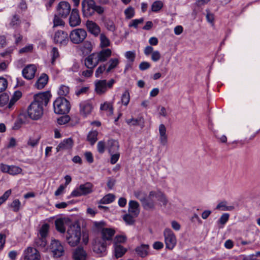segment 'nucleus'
<instances>
[{
  "instance_id": "f257e3e1",
  "label": "nucleus",
  "mask_w": 260,
  "mask_h": 260,
  "mask_svg": "<svg viewBox=\"0 0 260 260\" xmlns=\"http://www.w3.org/2000/svg\"><path fill=\"white\" fill-rule=\"evenodd\" d=\"M82 13L85 17H89L96 13L100 15L104 14V7L97 5L94 0H83L81 2Z\"/></svg>"
},
{
  "instance_id": "f03ea898",
  "label": "nucleus",
  "mask_w": 260,
  "mask_h": 260,
  "mask_svg": "<svg viewBox=\"0 0 260 260\" xmlns=\"http://www.w3.org/2000/svg\"><path fill=\"white\" fill-rule=\"evenodd\" d=\"M81 238V228L77 224H72L67 231L66 239L68 244L72 247L78 245Z\"/></svg>"
},
{
  "instance_id": "7ed1b4c3",
  "label": "nucleus",
  "mask_w": 260,
  "mask_h": 260,
  "mask_svg": "<svg viewBox=\"0 0 260 260\" xmlns=\"http://www.w3.org/2000/svg\"><path fill=\"white\" fill-rule=\"evenodd\" d=\"M54 111L57 114H66L71 109V105L68 100L63 97L57 98L53 103Z\"/></svg>"
},
{
  "instance_id": "20e7f679",
  "label": "nucleus",
  "mask_w": 260,
  "mask_h": 260,
  "mask_svg": "<svg viewBox=\"0 0 260 260\" xmlns=\"http://www.w3.org/2000/svg\"><path fill=\"white\" fill-rule=\"evenodd\" d=\"M93 187V185L90 182H86L81 184L78 188L72 192L71 196L72 197H77L86 196L92 192Z\"/></svg>"
},
{
  "instance_id": "39448f33",
  "label": "nucleus",
  "mask_w": 260,
  "mask_h": 260,
  "mask_svg": "<svg viewBox=\"0 0 260 260\" xmlns=\"http://www.w3.org/2000/svg\"><path fill=\"white\" fill-rule=\"evenodd\" d=\"M27 113L32 119L38 120L43 115V108L32 102L27 108Z\"/></svg>"
},
{
  "instance_id": "423d86ee",
  "label": "nucleus",
  "mask_w": 260,
  "mask_h": 260,
  "mask_svg": "<svg viewBox=\"0 0 260 260\" xmlns=\"http://www.w3.org/2000/svg\"><path fill=\"white\" fill-rule=\"evenodd\" d=\"M86 36V31L82 28L75 29L70 34L71 42L76 44H79L83 42Z\"/></svg>"
},
{
  "instance_id": "0eeeda50",
  "label": "nucleus",
  "mask_w": 260,
  "mask_h": 260,
  "mask_svg": "<svg viewBox=\"0 0 260 260\" xmlns=\"http://www.w3.org/2000/svg\"><path fill=\"white\" fill-rule=\"evenodd\" d=\"M164 236L166 248L172 250L177 243V239L175 234L170 229H166L164 231Z\"/></svg>"
},
{
  "instance_id": "6e6552de",
  "label": "nucleus",
  "mask_w": 260,
  "mask_h": 260,
  "mask_svg": "<svg viewBox=\"0 0 260 260\" xmlns=\"http://www.w3.org/2000/svg\"><path fill=\"white\" fill-rule=\"evenodd\" d=\"M50 249L53 253L54 257H60L64 253V248L59 241L57 240H52Z\"/></svg>"
},
{
  "instance_id": "1a4fd4ad",
  "label": "nucleus",
  "mask_w": 260,
  "mask_h": 260,
  "mask_svg": "<svg viewBox=\"0 0 260 260\" xmlns=\"http://www.w3.org/2000/svg\"><path fill=\"white\" fill-rule=\"evenodd\" d=\"M108 245L109 244L103 241L102 239H97L93 244V250L101 256H104L106 253V248Z\"/></svg>"
},
{
  "instance_id": "9d476101",
  "label": "nucleus",
  "mask_w": 260,
  "mask_h": 260,
  "mask_svg": "<svg viewBox=\"0 0 260 260\" xmlns=\"http://www.w3.org/2000/svg\"><path fill=\"white\" fill-rule=\"evenodd\" d=\"M71 12L70 4L67 2H61L57 6V14L61 18H66Z\"/></svg>"
},
{
  "instance_id": "9b49d317",
  "label": "nucleus",
  "mask_w": 260,
  "mask_h": 260,
  "mask_svg": "<svg viewBox=\"0 0 260 260\" xmlns=\"http://www.w3.org/2000/svg\"><path fill=\"white\" fill-rule=\"evenodd\" d=\"M51 95L49 92H45L36 94L34 95V100L33 102L43 107V106H47Z\"/></svg>"
},
{
  "instance_id": "f8f14e48",
  "label": "nucleus",
  "mask_w": 260,
  "mask_h": 260,
  "mask_svg": "<svg viewBox=\"0 0 260 260\" xmlns=\"http://www.w3.org/2000/svg\"><path fill=\"white\" fill-rule=\"evenodd\" d=\"M24 260H40V255L38 250L33 247H28L24 251Z\"/></svg>"
},
{
  "instance_id": "ddd939ff",
  "label": "nucleus",
  "mask_w": 260,
  "mask_h": 260,
  "mask_svg": "<svg viewBox=\"0 0 260 260\" xmlns=\"http://www.w3.org/2000/svg\"><path fill=\"white\" fill-rule=\"evenodd\" d=\"M54 41L55 43H58L60 45H67L69 41L67 32L62 30L57 31L54 35Z\"/></svg>"
},
{
  "instance_id": "4468645a",
  "label": "nucleus",
  "mask_w": 260,
  "mask_h": 260,
  "mask_svg": "<svg viewBox=\"0 0 260 260\" xmlns=\"http://www.w3.org/2000/svg\"><path fill=\"white\" fill-rule=\"evenodd\" d=\"M115 234V231L111 228H104L101 231L102 239L108 244H110L113 240V237Z\"/></svg>"
},
{
  "instance_id": "2eb2a0df",
  "label": "nucleus",
  "mask_w": 260,
  "mask_h": 260,
  "mask_svg": "<svg viewBox=\"0 0 260 260\" xmlns=\"http://www.w3.org/2000/svg\"><path fill=\"white\" fill-rule=\"evenodd\" d=\"M81 22L79 15V10L77 9H73L71 13L69 18V24L72 27H75L80 24Z\"/></svg>"
},
{
  "instance_id": "dca6fc26",
  "label": "nucleus",
  "mask_w": 260,
  "mask_h": 260,
  "mask_svg": "<svg viewBox=\"0 0 260 260\" xmlns=\"http://www.w3.org/2000/svg\"><path fill=\"white\" fill-rule=\"evenodd\" d=\"M37 71V68L34 64L27 66L22 70V75L24 78L27 80H31L35 77Z\"/></svg>"
},
{
  "instance_id": "f3484780",
  "label": "nucleus",
  "mask_w": 260,
  "mask_h": 260,
  "mask_svg": "<svg viewBox=\"0 0 260 260\" xmlns=\"http://www.w3.org/2000/svg\"><path fill=\"white\" fill-rule=\"evenodd\" d=\"M80 113L83 116H86L89 114L93 109L92 104L89 101L81 102L79 104Z\"/></svg>"
},
{
  "instance_id": "a211bd4d",
  "label": "nucleus",
  "mask_w": 260,
  "mask_h": 260,
  "mask_svg": "<svg viewBox=\"0 0 260 260\" xmlns=\"http://www.w3.org/2000/svg\"><path fill=\"white\" fill-rule=\"evenodd\" d=\"M155 198L157 200L162 203L163 206H166L168 201L165 194L159 190L151 191L149 193V198Z\"/></svg>"
},
{
  "instance_id": "6ab92c4d",
  "label": "nucleus",
  "mask_w": 260,
  "mask_h": 260,
  "mask_svg": "<svg viewBox=\"0 0 260 260\" xmlns=\"http://www.w3.org/2000/svg\"><path fill=\"white\" fill-rule=\"evenodd\" d=\"M95 54L99 62H105L111 56L112 50L109 48L103 49Z\"/></svg>"
},
{
  "instance_id": "aec40b11",
  "label": "nucleus",
  "mask_w": 260,
  "mask_h": 260,
  "mask_svg": "<svg viewBox=\"0 0 260 260\" xmlns=\"http://www.w3.org/2000/svg\"><path fill=\"white\" fill-rule=\"evenodd\" d=\"M99 62L96 58L95 53H92L88 56L84 60L85 66L88 69H93L98 64Z\"/></svg>"
},
{
  "instance_id": "412c9836",
  "label": "nucleus",
  "mask_w": 260,
  "mask_h": 260,
  "mask_svg": "<svg viewBox=\"0 0 260 260\" xmlns=\"http://www.w3.org/2000/svg\"><path fill=\"white\" fill-rule=\"evenodd\" d=\"M74 144L73 140L72 138H68L61 142L56 147L57 152L65 150L70 149L72 148Z\"/></svg>"
},
{
  "instance_id": "4be33fe9",
  "label": "nucleus",
  "mask_w": 260,
  "mask_h": 260,
  "mask_svg": "<svg viewBox=\"0 0 260 260\" xmlns=\"http://www.w3.org/2000/svg\"><path fill=\"white\" fill-rule=\"evenodd\" d=\"M87 28L89 32L95 36L99 35L101 29L100 26L94 22L92 21L88 20L86 24Z\"/></svg>"
},
{
  "instance_id": "5701e85b",
  "label": "nucleus",
  "mask_w": 260,
  "mask_h": 260,
  "mask_svg": "<svg viewBox=\"0 0 260 260\" xmlns=\"http://www.w3.org/2000/svg\"><path fill=\"white\" fill-rule=\"evenodd\" d=\"M159 141L161 145L166 146L168 143V136L166 134V127L164 124L159 126Z\"/></svg>"
},
{
  "instance_id": "b1692460",
  "label": "nucleus",
  "mask_w": 260,
  "mask_h": 260,
  "mask_svg": "<svg viewBox=\"0 0 260 260\" xmlns=\"http://www.w3.org/2000/svg\"><path fill=\"white\" fill-rule=\"evenodd\" d=\"M87 256L86 252L81 247L77 248L73 253L74 260H86Z\"/></svg>"
},
{
  "instance_id": "393cba45",
  "label": "nucleus",
  "mask_w": 260,
  "mask_h": 260,
  "mask_svg": "<svg viewBox=\"0 0 260 260\" xmlns=\"http://www.w3.org/2000/svg\"><path fill=\"white\" fill-rule=\"evenodd\" d=\"M149 246L147 244H141L135 248V252L137 255L141 257H145L149 254Z\"/></svg>"
},
{
  "instance_id": "a878e982",
  "label": "nucleus",
  "mask_w": 260,
  "mask_h": 260,
  "mask_svg": "<svg viewBox=\"0 0 260 260\" xmlns=\"http://www.w3.org/2000/svg\"><path fill=\"white\" fill-rule=\"evenodd\" d=\"M128 212L135 216H138L140 213L139 204L135 201L131 200L128 203Z\"/></svg>"
},
{
  "instance_id": "bb28decb",
  "label": "nucleus",
  "mask_w": 260,
  "mask_h": 260,
  "mask_svg": "<svg viewBox=\"0 0 260 260\" xmlns=\"http://www.w3.org/2000/svg\"><path fill=\"white\" fill-rule=\"evenodd\" d=\"M95 90L97 93H104L107 90V81L106 80H100L95 83Z\"/></svg>"
},
{
  "instance_id": "cd10ccee",
  "label": "nucleus",
  "mask_w": 260,
  "mask_h": 260,
  "mask_svg": "<svg viewBox=\"0 0 260 260\" xmlns=\"http://www.w3.org/2000/svg\"><path fill=\"white\" fill-rule=\"evenodd\" d=\"M48 81V76L46 74H42L38 79L35 84V86L39 89L43 88L47 84Z\"/></svg>"
},
{
  "instance_id": "c85d7f7f",
  "label": "nucleus",
  "mask_w": 260,
  "mask_h": 260,
  "mask_svg": "<svg viewBox=\"0 0 260 260\" xmlns=\"http://www.w3.org/2000/svg\"><path fill=\"white\" fill-rule=\"evenodd\" d=\"M119 60L117 58H112L110 59L108 62L106 63V67L108 66L106 69V73L111 72L113 70L116 68L119 64Z\"/></svg>"
},
{
  "instance_id": "c756f323",
  "label": "nucleus",
  "mask_w": 260,
  "mask_h": 260,
  "mask_svg": "<svg viewBox=\"0 0 260 260\" xmlns=\"http://www.w3.org/2000/svg\"><path fill=\"white\" fill-rule=\"evenodd\" d=\"M107 148L110 154L117 152L119 149L118 142L114 140H109L107 143Z\"/></svg>"
},
{
  "instance_id": "7c9ffc66",
  "label": "nucleus",
  "mask_w": 260,
  "mask_h": 260,
  "mask_svg": "<svg viewBox=\"0 0 260 260\" xmlns=\"http://www.w3.org/2000/svg\"><path fill=\"white\" fill-rule=\"evenodd\" d=\"M47 240L45 238L39 237L38 236L35 240V245L39 249L44 251L47 250Z\"/></svg>"
},
{
  "instance_id": "2f4dec72",
  "label": "nucleus",
  "mask_w": 260,
  "mask_h": 260,
  "mask_svg": "<svg viewBox=\"0 0 260 260\" xmlns=\"http://www.w3.org/2000/svg\"><path fill=\"white\" fill-rule=\"evenodd\" d=\"M126 123L129 125H143L144 124V119L142 117H139L137 118H131L126 120Z\"/></svg>"
},
{
  "instance_id": "473e14b6",
  "label": "nucleus",
  "mask_w": 260,
  "mask_h": 260,
  "mask_svg": "<svg viewBox=\"0 0 260 260\" xmlns=\"http://www.w3.org/2000/svg\"><path fill=\"white\" fill-rule=\"evenodd\" d=\"M153 198H151V199L149 198V196L148 197V198H145L144 201H143L142 202V205L143 207V208L146 210H150V209H153L155 207V203L152 200Z\"/></svg>"
},
{
  "instance_id": "72a5a7b5",
  "label": "nucleus",
  "mask_w": 260,
  "mask_h": 260,
  "mask_svg": "<svg viewBox=\"0 0 260 260\" xmlns=\"http://www.w3.org/2000/svg\"><path fill=\"white\" fill-rule=\"evenodd\" d=\"M114 246L115 256L116 258L122 257L127 251L126 249L120 245H116Z\"/></svg>"
},
{
  "instance_id": "f704fd0d",
  "label": "nucleus",
  "mask_w": 260,
  "mask_h": 260,
  "mask_svg": "<svg viewBox=\"0 0 260 260\" xmlns=\"http://www.w3.org/2000/svg\"><path fill=\"white\" fill-rule=\"evenodd\" d=\"M234 209L233 206H228V203L225 201L220 202L216 207V209L220 211H232Z\"/></svg>"
},
{
  "instance_id": "c9c22d12",
  "label": "nucleus",
  "mask_w": 260,
  "mask_h": 260,
  "mask_svg": "<svg viewBox=\"0 0 260 260\" xmlns=\"http://www.w3.org/2000/svg\"><path fill=\"white\" fill-rule=\"evenodd\" d=\"M49 228L48 224H43L39 231L38 236L46 239L48 235Z\"/></svg>"
},
{
  "instance_id": "e433bc0d",
  "label": "nucleus",
  "mask_w": 260,
  "mask_h": 260,
  "mask_svg": "<svg viewBox=\"0 0 260 260\" xmlns=\"http://www.w3.org/2000/svg\"><path fill=\"white\" fill-rule=\"evenodd\" d=\"M98 133L96 131L90 132L87 137V141L91 145H93L97 141Z\"/></svg>"
},
{
  "instance_id": "4c0bfd02",
  "label": "nucleus",
  "mask_w": 260,
  "mask_h": 260,
  "mask_svg": "<svg viewBox=\"0 0 260 260\" xmlns=\"http://www.w3.org/2000/svg\"><path fill=\"white\" fill-rule=\"evenodd\" d=\"M100 109L103 111H108L109 115L113 114V107L111 103L106 102L102 104L100 106Z\"/></svg>"
},
{
  "instance_id": "58836bf2",
  "label": "nucleus",
  "mask_w": 260,
  "mask_h": 260,
  "mask_svg": "<svg viewBox=\"0 0 260 260\" xmlns=\"http://www.w3.org/2000/svg\"><path fill=\"white\" fill-rule=\"evenodd\" d=\"M100 47L102 48L107 47L110 45L109 39L104 34H101L100 37Z\"/></svg>"
},
{
  "instance_id": "ea45409f",
  "label": "nucleus",
  "mask_w": 260,
  "mask_h": 260,
  "mask_svg": "<svg viewBox=\"0 0 260 260\" xmlns=\"http://www.w3.org/2000/svg\"><path fill=\"white\" fill-rule=\"evenodd\" d=\"M104 24L106 28L111 31H114L116 29V26L114 22L110 19H104L103 20Z\"/></svg>"
},
{
  "instance_id": "a19ab883",
  "label": "nucleus",
  "mask_w": 260,
  "mask_h": 260,
  "mask_svg": "<svg viewBox=\"0 0 260 260\" xmlns=\"http://www.w3.org/2000/svg\"><path fill=\"white\" fill-rule=\"evenodd\" d=\"M56 229L61 233H64L66 231V228L64 225V222L61 219H57L55 221Z\"/></svg>"
},
{
  "instance_id": "79ce46f5",
  "label": "nucleus",
  "mask_w": 260,
  "mask_h": 260,
  "mask_svg": "<svg viewBox=\"0 0 260 260\" xmlns=\"http://www.w3.org/2000/svg\"><path fill=\"white\" fill-rule=\"evenodd\" d=\"M115 200V196L111 193H109L104 196L101 200L100 203L104 204L111 203Z\"/></svg>"
},
{
  "instance_id": "37998d69",
  "label": "nucleus",
  "mask_w": 260,
  "mask_h": 260,
  "mask_svg": "<svg viewBox=\"0 0 260 260\" xmlns=\"http://www.w3.org/2000/svg\"><path fill=\"white\" fill-rule=\"evenodd\" d=\"M92 49V45L90 41H84L81 47V50L83 52L88 53L91 51Z\"/></svg>"
},
{
  "instance_id": "c03bdc74",
  "label": "nucleus",
  "mask_w": 260,
  "mask_h": 260,
  "mask_svg": "<svg viewBox=\"0 0 260 260\" xmlns=\"http://www.w3.org/2000/svg\"><path fill=\"white\" fill-rule=\"evenodd\" d=\"M21 20L18 15L15 14L11 19L9 24L10 26L12 27H17L20 26Z\"/></svg>"
},
{
  "instance_id": "a18cd8bd",
  "label": "nucleus",
  "mask_w": 260,
  "mask_h": 260,
  "mask_svg": "<svg viewBox=\"0 0 260 260\" xmlns=\"http://www.w3.org/2000/svg\"><path fill=\"white\" fill-rule=\"evenodd\" d=\"M127 238L125 235H119L115 236L113 242L114 245H119L120 243H124L126 242Z\"/></svg>"
},
{
  "instance_id": "49530a36",
  "label": "nucleus",
  "mask_w": 260,
  "mask_h": 260,
  "mask_svg": "<svg viewBox=\"0 0 260 260\" xmlns=\"http://www.w3.org/2000/svg\"><path fill=\"white\" fill-rule=\"evenodd\" d=\"M137 216H135L134 215L129 213L128 214H125L123 216V219L127 224L132 225L135 223V218Z\"/></svg>"
},
{
  "instance_id": "de8ad7c7",
  "label": "nucleus",
  "mask_w": 260,
  "mask_h": 260,
  "mask_svg": "<svg viewBox=\"0 0 260 260\" xmlns=\"http://www.w3.org/2000/svg\"><path fill=\"white\" fill-rule=\"evenodd\" d=\"M163 7V3L160 1H155L151 6V10L153 12H157L159 11Z\"/></svg>"
},
{
  "instance_id": "09e8293b",
  "label": "nucleus",
  "mask_w": 260,
  "mask_h": 260,
  "mask_svg": "<svg viewBox=\"0 0 260 260\" xmlns=\"http://www.w3.org/2000/svg\"><path fill=\"white\" fill-rule=\"evenodd\" d=\"M130 100V95L128 90H125L121 96V101L124 106H127Z\"/></svg>"
},
{
  "instance_id": "8fccbe9b",
  "label": "nucleus",
  "mask_w": 260,
  "mask_h": 260,
  "mask_svg": "<svg viewBox=\"0 0 260 260\" xmlns=\"http://www.w3.org/2000/svg\"><path fill=\"white\" fill-rule=\"evenodd\" d=\"M124 15L125 16V18L127 19H131L135 15V10L134 8L130 6L126 8L124 12Z\"/></svg>"
},
{
  "instance_id": "3c124183",
  "label": "nucleus",
  "mask_w": 260,
  "mask_h": 260,
  "mask_svg": "<svg viewBox=\"0 0 260 260\" xmlns=\"http://www.w3.org/2000/svg\"><path fill=\"white\" fill-rule=\"evenodd\" d=\"M51 54L52 56L51 63L52 65H54L56 59L59 56V52L58 51L57 48L56 47H53L51 51Z\"/></svg>"
},
{
  "instance_id": "603ef678",
  "label": "nucleus",
  "mask_w": 260,
  "mask_h": 260,
  "mask_svg": "<svg viewBox=\"0 0 260 260\" xmlns=\"http://www.w3.org/2000/svg\"><path fill=\"white\" fill-rule=\"evenodd\" d=\"M22 171L21 168L15 166H10L9 171V174L12 175L20 174Z\"/></svg>"
},
{
  "instance_id": "864d4df0",
  "label": "nucleus",
  "mask_w": 260,
  "mask_h": 260,
  "mask_svg": "<svg viewBox=\"0 0 260 260\" xmlns=\"http://www.w3.org/2000/svg\"><path fill=\"white\" fill-rule=\"evenodd\" d=\"M9 100V95L7 93L0 94V107H4L8 104Z\"/></svg>"
},
{
  "instance_id": "5fc2aeb1",
  "label": "nucleus",
  "mask_w": 260,
  "mask_h": 260,
  "mask_svg": "<svg viewBox=\"0 0 260 260\" xmlns=\"http://www.w3.org/2000/svg\"><path fill=\"white\" fill-rule=\"evenodd\" d=\"M70 91V88L68 86L61 85L60 86L58 91V93L60 95L66 96Z\"/></svg>"
},
{
  "instance_id": "6e6d98bb",
  "label": "nucleus",
  "mask_w": 260,
  "mask_h": 260,
  "mask_svg": "<svg viewBox=\"0 0 260 260\" xmlns=\"http://www.w3.org/2000/svg\"><path fill=\"white\" fill-rule=\"evenodd\" d=\"M144 21V19L143 18H141L140 19H136L133 20L128 24V26L129 27H134L135 28H137L138 27V26L140 24H142L143 23Z\"/></svg>"
},
{
  "instance_id": "4d7b16f0",
  "label": "nucleus",
  "mask_w": 260,
  "mask_h": 260,
  "mask_svg": "<svg viewBox=\"0 0 260 260\" xmlns=\"http://www.w3.org/2000/svg\"><path fill=\"white\" fill-rule=\"evenodd\" d=\"M134 195L141 203L144 201L145 199L146 198V194L141 190L135 191Z\"/></svg>"
},
{
  "instance_id": "13d9d810",
  "label": "nucleus",
  "mask_w": 260,
  "mask_h": 260,
  "mask_svg": "<svg viewBox=\"0 0 260 260\" xmlns=\"http://www.w3.org/2000/svg\"><path fill=\"white\" fill-rule=\"evenodd\" d=\"M21 203L19 200L16 199L13 201L11 203L10 206L13 208V210L14 212H18L20 207Z\"/></svg>"
},
{
  "instance_id": "bf43d9fd",
  "label": "nucleus",
  "mask_w": 260,
  "mask_h": 260,
  "mask_svg": "<svg viewBox=\"0 0 260 260\" xmlns=\"http://www.w3.org/2000/svg\"><path fill=\"white\" fill-rule=\"evenodd\" d=\"M8 86V81L4 77H0V92L5 91Z\"/></svg>"
},
{
  "instance_id": "052dcab7",
  "label": "nucleus",
  "mask_w": 260,
  "mask_h": 260,
  "mask_svg": "<svg viewBox=\"0 0 260 260\" xmlns=\"http://www.w3.org/2000/svg\"><path fill=\"white\" fill-rule=\"evenodd\" d=\"M229 217L230 215L229 213H223L219 219L218 222L222 225H224L228 221Z\"/></svg>"
},
{
  "instance_id": "680f3d73",
  "label": "nucleus",
  "mask_w": 260,
  "mask_h": 260,
  "mask_svg": "<svg viewBox=\"0 0 260 260\" xmlns=\"http://www.w3.org/2000/svg\"><path fill=\"white\" fill-rule=\"evenodd\" d=\"M106 64H103L100 66L96 69L95 73L96 77H99L104 71L106 72Z\"/></svg>"
},
{
  "instance_id": "e2e57ef3",
  "label": "nucleus",
  "mask_w": 260,
  "mask_h": 260,
  "mask_svg": "<svg viewBox=\"0 0 260 260\" xmlns=\"http://www.w3.org/2000/svg\"><path fill=\"white\" fill-rule=\"evenodd\" d=\"M60 17V16H59L57 14L55 15L53 19L54 27L63 25L64 24L63 21Z\"/></svg>"
},
{
  "instance_id": "0e129e2a",
  "label": "nucleus",
  "mask_w": 260,
  "mask_h": 260,
  "mask_svg": "<svg viewBox=\"0 0 260 260\" xmlns=\"http://www.w3.org/2000/svg\"><path fill=\"white\" fill-rule=\"evenodd\" d=\"M106 148L105 143L104 141H101L98 143L97 149L100 153H103L105 152Z\"/></svg>"
},
{
  "instance_id": "69168bd1",
  "label": "nucleus",
  "mask_w": 260,
  "mask_h": 260,
  "mask_svg": "<svg viewBox=\"0 0 260 260\" xmlns=\"http://www.w3.org/2000/svg\"><path fill=\"white\" fill-rule=\"evenodd\" d=\"M11 189L7 190L4 194L0 197V205L5 202L11 194Z\"/></svg>"
},
{
  "instance_id": "338daca9",
  "label": "nucleus",
  "mask_w": 260,
  "mask_h": 260,
  "mask_svg": "<svg viewBox=\"0 0 260 260\" xmlns=\"http://www.w3.org/2000/svg\"><path fill=\"white\" fill-rule=\"evenodd\" d=\"M70 120V117L68 115H65L60 117V118H58L57 119V122L59 124H64L67 123H68Z\"/></svg>"
},
{
  "instance_id": "774afa93",
  "label": "nucleus",
  "mask_w": 260,
  "mask_h": 260,
  "mask_svg": "<svg viewBox=\"0 0 260 260\" xmlns=\"http://www.w3.org/2000/svg\"><path fill=\"white\" fill-rule=\"evenodd\" d=\"M160 57H161L160 53L157 50H156V51H154V52H153L151 54V58L152 60L154 62L158 61L160 59Z\"/></svg>"
}]
</instances>
